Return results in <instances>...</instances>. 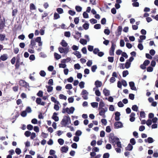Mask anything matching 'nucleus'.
<instances>
[{
    "mask_svg": "<svg viewBox=\"0 0 158 158\" xmlns=\"http://www.w3.org/2000/svg\"><path fill=\"white\" fill-rule=\"evenodd\" d=\"M71 123V119L68 115L67 116H64L60 122L62 126L64 127H66L67 125L70 124Z\"/></svg>",
    "mask_w": 158,
    "mask_h": 158,
    "instance_id": "nucleus-1",
    "label": "nucleus"
},
{
    "mask_svg": "<svg viewBox=\"0 0 158 158\" xmlns=\"http://www.w3.org/2000/svg\"><path fill=\"white\" fill-rule=\"evenodd\" d=\"M109 142L114 146L116 142L119 140V139L114 136V134L110 133L109 136Z\"/></svg>",
    "mask_w": 158,
    "mask_h": 158,
    "instance_id": "nucleus-2",
    "label": "nucleus"
},
{
    "mask_svg": "<svg viewBox=\"0 0 158 158\" xmlns=\"http://www.w3.org/2000/svg\"><path fill=\"white\" fill-rule=\"evenodd\" d=\"M74 110L75 108L73 106L71 107L70 109L68 107H67L66 108H63L62 110V113H65L66 112L68 114H70L73 113Z\"/></svg>",
    "mask_w": 158,
    "mask_h": 158,
    "instance_id": "nucleus-3",
    "label": "nucleus"
},
{
    "mask_svg": "<svg viewBox=\"0 0 158 158\" xmlns=\"http://www.w3.org/2000/svg\"><path fill=\"white\" fill-rule=\"evenodd\" d=\"M98 110H99V115L100 116H102L103 118H105L106 115H105V113L107 111L108 107H105L104 108L98 109Z\"/></svg>",
    "mask_w": 158,
    "mask_h": 158,
    "instance_id": "nucleus-4",
    "label": "nucleus"
},
{
    "mask_svg": "<svg viewBox=\"0 0 158 158\" xmlns=\"http://www.w3.org/2000/svg\"><path fill=\"white\" fill-rule=\"evenodd\" d=\"M59 52L61 53H64L65 54H67L69 51V47H66L64 48L62 47H59L58 48Z\"/></svg>",
    "mask_w": 158,
    "mask_h": 158,
    "instance_id": "nucleus-5",
    "label": "nucleus"
},
{
    "mask_svg": "<svg viewBox=\"0 0 158 158\" xmlns=\"http://www.w3.org/2000/svg\"><path fill=\"white\" fill-rule=\"evenodd\" d=\"M115 46L116 45L115 44H114L112 42L111 46L110 48V50L109 52V54L110 56H114V52Z\"/></svg>",
    "mask_w": 158,
    "mask_h": 158,
    "instance_id": "nucleus-6",
    "label": "nucleus"
},
{
    "mask_svg": "<svg viewBox=\"0 0 158 158\" xmlns=\"http://www.w3.org/2000/svg\"><path fill=\"white\" fill-rule=\"evenodd\" d=\"M19 85H20L26 88H28L29 87L28 83L23 80H21L19 81Z\"/></svg>",
    "mask_w": 158,
    "mask_h": 158,
    "instance_id": "nucleus-7",
    "label": "nucleus"
},
{
    "mask_svg": "<svg viewBox=\"0 0 158 158\" xmlns=\"http://www.w3.org/2000/svg\"><path fill=\"white\" fill-rule=\"evenodd\" d=\"M114 126L115 128L118 129L122 128L123 127V125L122 123L120 121H118L114 123Z\"/></svg>",
    "mask_w": 158,
    "mask_h": 158,
    "instance_id": "nucleus-8",
    "label": "nucleus"
},
{
    "mask_svg": "<svg viewBox=\"0 0 158 158\" xmlns=\"http://www.w3.org/2000/svg\"><path fill=\"white\" fill-rule=\"evenodd\" d=\"M5 27V18H3V20L1 21L0 23V31H2Z\"/></svg>",
    "mask_w": 158,
    "mask_h": 158,
    "instance_id": "nucleus-9",
    "label": "nucleus"
},
{
    "mask_svg": "<svg viewBox=\"0 0 158 158\" xmlns=\"http://www.w3.org/2000/svg\"><path fill=\"white\" fill-rule=\"evenodd\" d=\"M122 30V27L120 26L118 27L117 29V31L115 32L116 35L117 36H119L121 35V32Z\"/></svg>",
    "mask_w": 158,
    "mask_h": 158,
    "instance_id": "nucleus-10",
    "label": "nucleus"
},
{
    "mask_svg": "<svg viewBox=\"0 0 158 158\" xmlns=\"http://www.w3.org/2000/svg\"><path fill=\"white\" fill-rule=\"evenodd\" d=\"M129 86L131 89L132 90H136V88L135 85V83L133 81H131L129 82Z\"/></svg>",
    "mask_w": 158,
    "mask_h": 158,
    "instance_id": "nucleus-11",
    "label": "nucleus"
},
{
    "mask_svg": "<svg viewBox=\"0 0 158 158\" xmlns=\"http://www.w3.org/2000/svg\"><path fill=\"white\" fill-rule=\"evenodd\" d=\"M57 115L58 114L57 113L54 112L52 117V118L56 122L58 121L59 120L58 117L57 116Z\"/></svg>",
    "mask_w": 158,
    "mask_h": 158,
    "instance_id": "nucleus-12",
    "label": "nucleus"
},
{
    "mask_svg": "<svg viewBox=\"0 0 158 158\" xmlns=\"http://www.w3.org/2000/svg\"><path fill=\"white\" fill-rule=\"evenodd\" d=\"M154 140L151 137H149L147 139H144V141L145 143H152L154 142Z\"/></svg>",
    "mask_w": 158,
    "mask_h": 158,
    "instance_id": "nucleus-13",
    "label": "nucleus"
},
{
    "mask_svg": "<svg viewBox=\"0 0 158 158\" xmlns=\"http://www.w3.org/2000/svg\"><path fill=\"white\" fill-rule=\"evenodd\" d=\"M36 45V42L35 40H32L31 41L30 44L29 45V47L32 49H33L34 46Z\"/></svg>",
    "mask_w": 158,
    "mask_h": 158,
    "instance_id": "nucleus-14",
    "label": "nucleus"
},
{
    "mask_svg": "<svg viewBox=\"0 0 158 158\" xmlns=\"http://www.w3.org/2000/svg\"><path fill=\"white\" fill-rule=\"evenodd\" d=\"M115 119L116 121H119L120 119V112L116 111L115 113Z\"/></svg>",
    "mask_w": 158,
    "mask_h": 158,
    "instance_id": "nucleus-15",
    "label": "nucleus"
},
{
    "mask_svg": "<svg viewBox=\"0 0 158 158\" xmlns=\"http://www.w3.org/2000/svg\"><path fill=\"white\" fill-rule=\"evenodd\" d=\"M20 58H17V60L16 61V63L15 65V69H18L19 68L20 65Z\"/></svg>",
    "mask_w": 158,
    "mask_h": 158,
    "instance_id": "nucleus-16",
    "label": "nucleus"
},
{
    "mask_svg": "<svg viewBox=\"0 0 158 158\" xmlns=\"http://www.w3.org/2000/svg\"><path fill=\"white\" fill-rule=\"evenodd\" d=\"M60 44L63 47H67L68 45V43L64 40H62L60 43Z\"/></svg>",
    "mask_w": 158,
    "mask_h": 158,
    "instance_id": "nucleus-17",
    "label": "nucleus"
},
{
    "mask_svg": "<svg viewBox=\"0 0 158 158\" xmlns=\"http://www.w3.org/2000/svg\"><path fill=\"white\" fill-rule=\"evenodd\" d=\"M103 93L106 96H108L110 95V91L109 90L105 88L103 91Z\"/></svg>",
    "mask_w": 158,
    "mask_h": 158,
    "instance_id": "nucleus-18",
    "label": "nucleus"
},
{
    "mask_svg": "<svg viewBox=\"0 0 158 158\" xmlns=\"http://www.w3.org/2000/svg\"><path fill=\"white\" fill-rule=\"evenodd\" d=\"M95 85L96 88L100 87L102 86V83L98 80H97L95 82Z\"/></svg>",
    "mask_w": 158,
    "mask_h": 158,
    "instance_id": "nucleus-19",
    "label": "nucleus"
},
{
    "mask_svg": "<svg viewBox=\"0 0 158 158\" xmlns=\"http://www.w3.org/2000/svg\"><path fill=\"white\" fill-rule=\"evenodd\" d=\"M105 103L102 100L100 101V102L99 103L98 109H102V108H103V107H105Z\"/></svg>",
    "mask_w": 158,
    "mask_h": 158,
    "instance_id": "nucleus-20",
    "label": "nucleus"
},
{
    "mask_svg": "<svg viewBox=\"0 0 158 158\" xmlns=\"http://www.w3.org/2000/svg\"><path fill=\"white\" fill-rule=\"evenodd\" d=\"M133 148V146L130 143H129L127 147L125 148V150H126L131 151L132 150Z\"/></svg>",
    "mask_w": 158,
    "mask_h": 158,
    "instance_id": "nucleus-21",
    "label": "nucleus"
},
{
    "mask_svg": "<svg viewBox=\"0 0 158 158\" xmlns=\"http://www.w3.org/2000/svg\"><path fill=\"white\" fill-rule=\"evenodd\" d=\"M73 53L78 58H80L81 57V55L80 52L77 51H76L73 52Z\"/></svg>",
    "mask_w": 158,
    "mask_h": 158,
    "instance_id": "nucleus-22",
    "label": "nucleus"
},
{
    "mask_svg": "<svg viewBox=\"0 0 158 158\" xmlns=\"http://www.w3.org/2000/svg\"><path fill=\"white\" fill-rule=\"evenodd\" d=\"M7 58V55L6 54H4L1 56L0 59L2 61H5Z\"/></svg>",
    "mask_w": 158,
    "mask_h": 158,
    "instance_id": "nucleus-23",
    "label": "nucleus"
},
{
    "mask_svg": "<svg viewBox=\"0 0 158 158\" xmlns=\"http://www.w3.org/2000/svg\"><path fill=\"white\" fill-rule=\"evenodd\" d=\"M68 147H65L64 146L62 147L61 148V151L62 152L66 153L68 150Z\"/></svg>",
    "mask_w": 158,
    "mask_h": 158,
    "instance_id": "nucleus-24",
    "label": "nucleus"
},
{
    "mask_svg": "<svg viewBox=\"0 0 158 158\" xmlns=\"http://www.w3.org/2000/svg\"><path fill=\"white\" fill-rule=\"evenodd\" d=\"M87 22L83 25L82 27L85 30H87L89 29V24L88 23H86Z\"/></svg>",
    "mask_w": 158,
    "mask_h": 158,
    "instance_id": "nucleus-25",
    "label": "nucleus"
},
{
    "mask_svg": "<svg viewBox=\"0 0 158 158\" xmlns=\"http://www.w3.org/2000/svg\"><path fill=\"white\" fill-rule=\"evenodd\" d=\"M80 43L83 45L87 44V41L84 39L81 38L79 41Z\"/></svg>",
    "mask_w": 158,
    "mask_h": 158,
    "instance_id": "nucleus-26",
    "label": "nucleus"
},
{
    "mask_svg": "<svg viewBox=\"0 0 158 158\" xmlns=\"http://www.w3.org/2000/svg\"><path fill=\"white\" fill-rule=\"evenodd\" d=\"M6 35L4 34H0V41H3L5 40Z\"/></svg>",
    "mask_w": 158,
    "mask_h": 158,
    "instance_id": "nucleus-27",
    "label": "nucleus"
},
{
    "mask_svg": "<svg viewBox=\"0 0 158 158\" xmlns=\"http://www.w3.org/2000/svg\"><path fill=\"white\" fill-rule=\"evenodd\" d=\"M54 56L55 58L57 60L60 59L61 58V56L56 52L54 53Z\"/></svg>",
    "mask_w": 158,
    "mask_h": 158,
    "instance_id": "nucleus-28",
    "label": "nucleus"
},
{
    "mask_svg": "<svg viewBox=\"0 0 158 158\" xmlns=\"http://www.w3.org/2000/svg\"><path fill=\"white\" fill-rule=\"evenodd\" d=\"M65 88L66 89L70 90L73 88L72 85L70 84H67L66 85Z\"/></svg>",
    "mask_w": 158,
    "mask_h": 158,
    "instance_id": "nucleus-29",
    "label": "nucleus"
},
{
    "mask_svg": "<svg viewBox=\"0 0 158 158\" xmlns=\"http://www.w3.org/2000/svg\"><path fill=\"white\" fill-rule=\"evenodd\" d=\"M46 87L47 89V91L48 92H51L53 90V87L51 86H46Z\"/></svg>",
    "mask_w": 158,
    "mask_h": 158,
    "instance_id": "nucleus-30",
    "label": "nucleus"
},
{
    "mask_svg": "<svg viewBox=\"0 0 158 158\" xmlns=\"http://www.w3.org/2000/svg\"><path fill=\"white\" fill-rule=\"evenodd\" d=\"M131 63L126 60V62L125 64V67L127 69L129 68L131 66Z\"/></svg>",
    "mask_w": 158,
    "mask_h": 158,
    "instance_id": "nucleus-31",
    "label": "nucleus"
},
{
    "mask_svg": "<svg viewBox=\"0 0 158 158\" xmlns=\"http://www.w3.org/2000/svg\"><path fill=\"white\" fill-rule=\"evenodd\" d=\"M40 56L41 57L44 58L47 57V55L43 52H41L40 53Z\"/></svg>",
    "mask_w": 158,
    "mask_h": 158,
    "instance_id": "nucleus-32",
    "label": "nucleus"
},
{
    "mask_svg": "<svg viewBox=\"0 0 158 158\" xmlns=\"http://www.w3.org/2000/svg\"><path fill=\"white\" fill-rule=\"evenodd\" d=\"M30 9L31 10H35L36 7L35 5L33 3H31L30 5Z\"/></svg>",
    "mask_w": 158,
    "mask_h": 158,
    "instance_id": "nucleus-33",
    "label": "nucleus"
},
{
    "mask_svg": "<svg viewBox=\"0 0 158 158\" xmlns=\"http://www.w3.org/2000/svg\"><path fill=\"white\" fill-rule=\"evenodd\" d=\"M91 106L93 107V108H97L98 106V103L97 102H92L91 103Z\"/></svg>",
    "mask_w": 158,
    "mask_h": 158,
    "instance_id": "nucleus-34",
    "label": "nucleus"
},
{
    "mask_svg": "<svg viewBox=\"0 0 158 158\" xmlns=\"http://www.w3.org/2000/svg\"><path fill=\"white\" fill-rule=\"evenodd\" d=\"M132 109L134 111H137L138 110V107L136 105H134L132 107Z\"/></svg>",
    "mask_w": 158,
    "mask_h": 158,
    "instance_id": "nucleus-35",
    "label": "nucleus"
},
{
    "mask_svg": "<svg viewBox=\"0 0 158 158\" xmlns=\"http://www.w3.org/2000/svg\"><path fill=\"white\" fill-rule=\"evenodd\" d=\"M129 74V72L128 70H125L123 72V77H125Z\"/></svg>",
    "mask_w": 158,
    "mask_h": 158,
    "instance_id": "nucleus-36",
    "label": "nucleus"
},
{
    "mask_svg": "<svg viewBox=\"0 0 158 158\" xmlns=\"http://www.w3.org/2000/svg\"><path fill=\"white\" fill-rule=\"evenodd\" d=\"M92 71L94 73L96 71V69H97V67L96 65H94L91 67Z\"/></svg>",
    "mask_w": 158,
    "mask_h": 158,
    "instance_id": "nucleus-37",
    "label": "nucleus"
},
{
    "mask_svg": "<svg viewBox=\"0 0 158 158\" xmlns=\"http://www.w3.org/2000/svg\"><path fill=\"white\" fill-rule=\"evenodd\" d=\"M60 18V16L58 13L55 12L54 14V19H57Z\"/></svg>",
    "mask_w": 158,
    "mask_h": 158,
    "instance_id": "nucleus-38",
    "label": "nucleus"
},
{
    "mask_svg": "<svg viewBox=\"0 0 158 158\" xmlns=\"http://www.w3.org/2000/svg\"><path fill=\"white\" fill-rule=\"evenodd\" d=\"M75 9L77 12H80L81 11L82 8L80 6H75Z\"/></svg>",
    "mask_w": 158,
    "mask_h": 158,
    "instance_id": "nucleus-39",
    "label": "nucleus"
},
{
    "mask_svg": "<svg viewBox=\"0 0 158 158\" xmlns=\"http://www.w3.org/2000/svg\"><path fill=\"white\" fill-rule=\"evenodd\" d=\"M89 21L90 23L92 24H95L97 23V20L93 18L89 20Z\"/></svg>",
    "mask_w": 158,
    "mask_h": 158,
    "instance_id": "nucleus-40",
    "label": "nucleus"
},
{
    "mask_svg": "<svg viewBox=\"0 0 158 158\" xmlns=\"http://www.w3.org/2000/svg\"><path fill=\"white\" fill-rule=\"evenodd\" d=\"M74 68L75 69L78 70L81 68V66L79 64L77 63L74 65Z\"/></svg>",
    "mask_w": 158,
    "mask_h": 158,
    "instance_id": "nucleus-41",
    "label": "nucleus"
},
{
    "mask_svg": "<svg viewBox=\"0 0 158 158\" xmlns=\"http://www.w3.org/2000/svg\"><path fill=\"white\" fill-rule=\"evenodd\" d=\"M58 142L59 144L61 145H63L64 143V140L61 138L58 139Z\"/></svg>",
    "mask_w": 158,
    "mask_h": 158,
    "instance_id": "nucleus-42",
    "label": "nucleus"
},
{
    "mask_svg": "<svg viewBox=\"0 0 158 158\" xmlns=\"http://www.w3.org/2000/svg\"><path fill=\"white\" fill-rule=\"evenodd\" d=\"M59 98L60 99H64L66 100L67 99V97L62 94H60L59 95Z\"/></svg>",
    "mask_w": 158,
    "mask_h": 158,
    "instance_id": "nucleus-43",
    "label": "nucleus"
},
{
    "mask_svg": "<svg viewBox=\"0 0 158 158\" xmlns=\"http://www.w3.org/2000/svg\"><path fill=\"white\" fill-rule=\"evenodd\" d=\"M18 12V10L17 9H15L14 10H13L12 11V16L13 17L15 16Z\"/></svg>",
    "mask_w": 158,
    "mask_h": 158,
    "instance_id": "nucleus-44",
    "label": "nucleus"
},
{
    "mask_svg": "<svg viewBox=\"0 0 158 158\" xmlns=\"http://www.w3.org/2000/svg\"><path fill=\"white\" fill-rule=\"evenodd\" d=\"M94 28L96 29H100L101 28V25L100 24H96L94 25Z\"/></svg>",
    "mask_w": 158,
    "mask_h": 158,
    "instance_id": "nucleus-45",
    "label": "nucleus"
},
{
    "mask_svg": "<svg viewBox=\"0 0 158 158\" xmlns=\"http://www.w3.org/2000/svg\"><path fill=\"white\" fill-rule=\"evenodd\" d=\"M64 35L66 37H69L71 35L70 32L69 31L65 32L64 33Z\"/></svg>",
    "mask_w": 158,
    "mask_h": 158,
    "instance_id": "nucleus-46",
    "label": "nucleus"
},
{
    "mask_svg": "<svg viewBox=\"0 0 158 158\" xmlns=\"http://www.w3.org/2000/svg\"><path fill=\"white\" fill-rule=\"evenodd\" d=\"M40 75L43 77H44L46 75V73L44 70H41L40 72Z\"/></svg>",
    "mask_w": 158,
    "mask_h": 158,
    "instance_id": "nucleus-47",
    "label": "nucleus"
},
{
    "mask_svg": "<svg viewBox=\"0 0 158 158\" xmlns=\"http://www.w3.org/2000/svg\"><path fill=\"white\" fill-rule=\"evenodd\" d=\"M85 82L84 81H81L79 84V86L81 89H82L84 87Z\"/></svg>",
    "mask_w": 158,
    "mask_h": 158,
    "instance_id": "nucleus-48",
    "label": "nucleus"
},
{
    "mask_svg": "<svg viewBox=\"0 0 158 158\" xmlns=\"http://www.w3.org/2000/svg\"><path fill=\"white\" fill-rule=\"evenodd\" d=\"M51 100L52 102H54L55 103H56L57 104H59V102L58 101H57L56 99L54 97H51Z\"/></svg>",
    "mask_w": 158,
    "mask_h": 158,
    "instance_id": "nucleus-49",
    "label": "nucleus"
},
{
    "mask_svg": "<svg viewBox=\"0 0 158 158\" xmlns=\"http://www.w3.org/2000/svg\"><path fill=\"white\" fill-rule=\"evenodd\" d=\"M56 10L59 14H61L63 13V10L61 8H58Z\"/></svg>",
    "mask_w": 158,
    "mask_h": 158,
    "instance_id": "nucleus-50",
    "label": "nucleus"
},
{
    "mask_svg": "<svg viewBox=\"0 0 158 158\" xmlns=\"http://www.w3.org/2000/svg\"><path fill=\"white\" fill-rule=\"evenodd\" d=\"M99 51V48H95L93 51V52L95 54H97Z\"/></svg>",
    "mask_w": 158,
    "mask_h": 158,
    "instance_id": "nucleus-51",
    "label": "nucleus"
},
{
    "mask_svg": "<svg viewBox=\"0 0 158 158\" xmlns=\"http://www.w3.org/2000/svg\"><path fill=\"white\" fill-rule=\"evenodd\" d=\"M68 13L69 14L72 16H73L76 14L75 12L72 10H69Z\"/></svg>",
    "mask_w": 158,
    "mask_h": 158,
    "instance_id": "nucleus-52",
    "label": "nucleus"
},
{
    "mask_svg": "<svg viewBox=\"0 0 158 158\" xmlns=\"http://www.w3.org/2000/svg\"><path fill=\"white\" fill-rule=\"evenodd\" d=\"M31 132L29 131H27L25 132L24 135L27 137H29L31 135Z\"/></svg>",
    "mask_w": 158,
    "mask_h": 158,
    "instance_id": "nucleus-53",
    "label": "nucleus"
},
{
    "mask_svg": "<svg viewBox=\"0 0 158 158\" xmlns=\"http://www.w3.org/2000/svg\"><path fill=\"white\" fill-rule=\"evenodd\" d=\"M140 117L143 118H144L145 117V114L144 111H141L140 112Z\"/></svg>",
    "mask_w": 158,
    "mask_h": 158,
    "instance_id": "nucleus-54",
    "label": "nucleus"
},
{
    "mask_svg": "<svg viewBox=\"0 0 158 158\" xmlns=\"http://www.w3.org/2000/svg\"><path fill=\"white\" fill-rule=\"evenodd\" d=\"M130 143L132 145H135L136 143V141L135 139L134 138H131V139L130 140Z\"/></svg>",
    "mask_w": 158,
    "mask_h": 158,
    "instance_id": "nucleus-55",
    "label": "nucleus"
},
{
    "mask_svg": "<svg viewBox=\"0 0 158 158\" xmlns=\"http://www.w3.org/2000/svg\"><path fill=\"white\" fill-rule=\"evenodd\" d=\"M137 47L140 50H142L143 48V46L142 44H139Z\"/></svg>",
    "mask_w": 158,
    "mask_h": 158,
    "instance_id": "nucleus-56",
    "label": "nucleus"
},
{
    "mask_svg": "<svg viewBox=\"0 0 158 158\" xmlns=\"http://www.w3.org/2000/svg\"><path fill=\"white\" fill-rule=\"evenodd\" d=\"M37 95L40 97H42L43 95V92L41 90H40L37 94Z\"/></svg>",
    "mask_w": 158,
    "mask_h": 158,
    "instance_id": "nucleus-57",
    "label": "nucleus"
},
{
    "mask_svg": "<svg viewBox=\"0 0 158 158\" xmlns=\"http://www.w3.org/2000/svg\"><path fill=\"white\" fill-rule=\"evenodd\" d=\"M82 134V132L80 130L77 131L75 133V135L77 136H80Z\"/></svg>",
    "mask_w": 158,
    "mask_h": 158,
    "instance_id": "nucleus-58",
    "label": "nucleus"
},
{
    "mask_svg": "<svg viewBox=\"0 0 158 158\" xmlns=\"http://www.w3.org/2000/svg\"><path fill=\"white\" fill-rule=\"evenodd\" d=\"M15 152L17 155H19L21 152V149L18 148H17L15 149Z\"/></svg>",
    "mask_w": 158,
    "mask_h": 158,
    "instance_id": "nucleus-59",
    "label": "nucleus"
},
{
    "mask_svg": "<svg viewBox=\"0 0 158 158\" xmlns=\"http://www.w3.org/2000/svg\"><path fill=\"white\" fill-rule=\"evenodd\" d=\"M88 49L90 52H92L94 50V46L91 45L88 46Z\"/></svg>",
    "mask_w": 158,
    "mask_h": 158,
    "instance_id": "nucleus-60",
    "label": "nucleus"
},
{
    "mask_svg": "<svg viewBox=\"0 0 158 158\" xmlns=\"http://www.w3.org/2000/svg\"><path fill=\"white\" fill-rule=\"evenodd\" d=\"M25 111L28 113H31L32 111L31 109L29 106H28L26 108Z\"/></svg>",
    "mask_w": 158,
    "mask_h": 158,
    "instance_id": "nucleus-61",
    "label": "nucleus"
},
{
    "mask_svg": "<svg viewBox=\"0 0 158 158\" xmlns=\"http://www.w3.org/2000/svg\"><path fill=\"white\" fill-rule=\"evenodd\" d=\"M104 33L106 35H108L110 34V31L108 29H106L104 30Z\"/></svg>",
    "mask_w": 158,
    "mask_h": 158,
    "instance_id": "nucleus-62",
    "label": "nucleus"
},
{
    "mask_svg": "<svg viewBox=\"0 0 158 158\" xmlns=\"http://www.w3.org/2000/svg\"><path fill=\"white\" fill-rule=\"evenodd\" d=\"M146 124L148 126H150L152 123V121L151 119H148L147 120L146 123Z\"/></svg>",
    "mask_w": 158,
    "mask_h": 158,
    "instance_id": "nucleus-63",
    "label": "nucleus"
},
{
    "mask_svg": "<svg viewBox=\"0 0 158 158\" xmlns=\"http://www.w3.org/2000/svg\"><path fill=\"white\" fill-rule=\"evenodd\" d=\"M110 157V154L108 153H105L103 156V158H109Z\"/></svg>",
    "mask_w": 158,
    "mask_h": 158,
    "instance_id": "nucleus-64",
    "label": "nucleus"
}]
</instances>
